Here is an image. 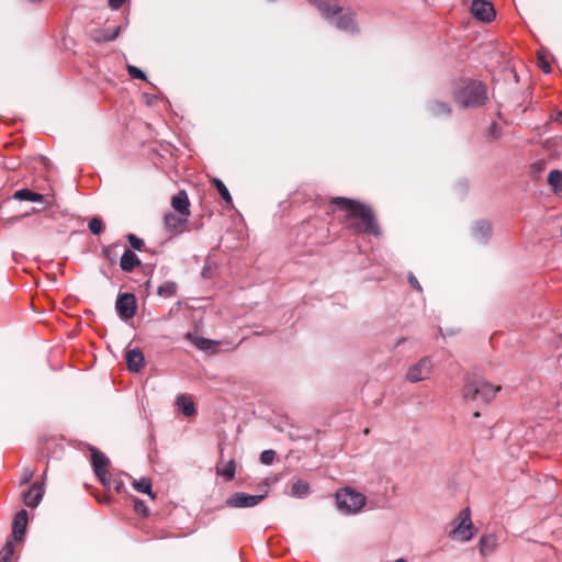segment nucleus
I'll return each instance as SVG.
<instances>
[{
	"instance_id": "f257e3e1",
	"label": "nucleus",
	"mask_w": 562,
	"mask_h": 562,
	"mask_svg": "<svg viewBox=\"0 0 562 562\" xmlns=\"http://www.w3.org/2000/svg\"><path fill=\"white\" fill-rule=\"evenodd\" d=\"M334 203L342 206L347 212L348 220H358V222L351 223L357 233L380 235V228L369 206L347 198H337Z\"/></svg>"
},
{
	"instance_id": "f03ea898",
	"label": "nucleus",
	"mask_w": 562,
	"mask_h": 562,
	"mask_svg": "<svg viewBox=\"0 0 562 562\" xmlns=\"http://www.w3.org/2000/svg\"><path fill=\"white\" fill-rule=\"evenodd\" d=\"M322 15L345 32H355L356 23L350 11L344 10L336 0H308Z\"/></svg>"
},
{
	"instance_id": "7ed1b4c3",
	"label": "nucleus",
	"mask_w": 562,
	"mask_h": 562,
	"mask_svg": "<svg viewBox=\"0 0 562 562\" xmlns=\"http://www.w3.org/2000/svg\"><path fill=\"white\" fill-rule=\"evenodd\" d=\"M501 391L499 385H494L481 376L468 374L462 389V396L468 401L481 400L488 403Z\"/></svg>"
},
{
	"instance_id": "20e7f679",
	"label": "nucleus",
	"mask_w": 562,
	"mask_h": 562,
	"mask_svg": "<svg viewBox=\"0 0 562 562\" xmlns=\"http://www.w3.org/2000/svg\"><path fill=\"white\" fill-rule=\"evenodd\" d=\"M27 520L29 517L27 512L25 509L20 510L15 515L12 524L11 537L10 539L7 540L5 544L0 551V562H10V560L13 558L14 551L20 546L25 535Z\"/></svg>"
},
{
	"instance_id": "39448f33",
	"label": "nucleus",
	"mask_w": 562,
	"mask_h": 562,
	"mask_svg": "<svg viewBox=\"0 0 562 562\" xmlns=\"http://www.w3.org/2000/svg\"><path fill=\"white\" fill-rule=\"evenodd\" d=\"M454 99L463 108L481 106L487 100L486 88L480 81H470L458 89Z\"/></svg>"
},
{
	"instance_id": "423d86ee",
	"label": "nucleus",
	"mask_w": 562,
	"mask_h": 562,
	"mask_svg": "<svg viewBox=\"0 0 562 562\" xmlns=\"http://www.w3.org/2000/svg\"><path fill=\"white\" fill-rule=\"evenodd\" d=\"M337 509L345 515L358 514L366 505V496L351 487L340 488L335 494Z\"/></svg>"
},
{
	"instance_id": "0eeeda50",
	"label": "nucleus",
	"mask_w": 562,
	"mask_h": 562,
	"mask_svg": "<svg viewBox=\"0 0 562 562\" xmlns=\"http://www.w3.org/2000/svg\"><path fill=\"white\" fill-rule=\"evenodd\" d=\"M475 532L470 508L467 507L450 522L448 536L454 541L467 542L474 537Z\"/></svg>"
},
{
	"instance_id": "6e6552de",
	"label": "nucleus",
	"mask_w": 562,
	"mask_h": 562,
	"mask_svg": "<svg viewBox=\"0 0 562 562\" xmlns=\"http://www.w3.org/2000/svg\"><path fill=\"white\" fill-rule=\"evenodd\" d=\"M431 371L432 362L430 358L424 357L407 370L406 379L412 383L420 382L428 379Z\"/></svg>"
},
{
	"instance_id": "1a4fd4ad",
	"label": "nucleus",
	"mask_w": 562,
	"mask_h": 562,
	"mask_svg": "<svg viewBox=\"0 0 562 562\" xmlns=\"http://www.w3.org/2000/svg\"><path fill=\"white\" fill-rule=\"evenodd\" d=\"M92 451V454H91V461H92V467H93V471L97 475V477L99 479V481L101 482V484L104 486V487H110L111 486V482H110V479H108V471H106V468L109 465V458L98 451L97 449H91Z\"/></svg>"
},
{
	"instance_id": "9d476101",
	"label": "nucleus",
	"mask_w": 562,
	"mask_h": 562,
	"mask_svg": "<svg viewBox=\"0 0 562 562\" xmlns=\"http://www.w3.org/2000/svg\"><path fill=\"white\" fill-rule=\"evenodd\" d=\"M115 308L121 319L127 321L136 313V299L132 293H123L117 296Z\"/></svg>"
},
{
	"instance_id": "9b49d317",
	"label": "nucleus",
	"mask_w": 562,
	"mask_h": 562,
	"mask_svg": "<svg viewBox=\"0 0 562 562\" xmlns=\"http://www.w3.org/2000/svg\"><path fill=\"white\" fill-rule=\"evenodd\" d=\"M263 497V495H250L244 492H237L227 498L226 504L232 508H248L258 505Z\"/></svg>"
},
{
	"instance_id": "f8f14e48",
	"label": "nucleus",
	"mask_w": 562,
	"mask_h": 562,
	"mask_svg": "<svg viewBox=\"0 0 562 562\" xmlns=\"http://www.w3.org/2000/svg\"><path fill=\"white\" fill-rule=\"evenodd\" d=\"M470 10L473 16L482 22H491L495 18L493 4L485 0H474Z\"/></svg>"
},
{
	"instance_id": "ddd939ff",
	"label": "nucleus",
	"mask_w": 562,
	"mask_h": 562,
	"mask_svg": "<svg viewBox=\"0 0 562 562\" xmlns=\"http://www.w3.org/2000/svg\"><path fill=\"white\" fill-rule=\"evenodd\" d=\"M188 217L181 214L168 213L164 217L165 227L169 233L179 235L186 231Z\"/></svg>"
},
{
	"instance_id": "4468645a",
	"label": "nucleus",
	"mask_w": 562,
	"mask_h": 562,
	"mask_svg": "<svg viewBox=\"0 0 562 562\" xmlns=\"http://www.w3.org/2000/svg\"><path fill=\"white\" fill-rule=\"evenodd\" d=\"M125 360L130 371L138 372L145 364L143 352L138 348L128 349L125 355Z\"/></svg>"
},
{
	"instance_id": "2eb2a0df",
	"label": "nucleus",
	"mask_w": 562,
	"mask_h": 562,
	"mask_svg": "<svg viewBox=\"0 0 562 562\" xmlns=\"http://www.w3.org/2000/svg\"><path fill=\"white\" fill-rule=\"evenodd\" d=\"M498 546V537L495 533L483 535L479 541V549L483 558L491 555Z\"/></svg>"
},
{
	"instance_id": "dca6fc26",
	"label": "nucleus",
	"mask_w": 562,
	"mask_h": 562,
	"mask_svg": "<svg viewBox=\"0 0 562 562\" xmlns=\"http://www.w3.org/2000/svg\"><path fill=\"white\" fill-rule=\"evenodd\" d=\"M171 205L179 214L183 216L190 215V202L184 191H180L172 198Z\"/></svg>"
},
{
	"instance_id": "f3484780",
	"label": "nucleus",
	"mask_w": 562,
	"mask_h": 562,
	"mask_svg": "<svg viewBox=\"0 0 562 562\" xmlns=\"http://www.w3.org/2000/svg\"><path fill=\"white\" fill-rule=\"evenodd\" d=\"M140 265L138 256L130 249H126L121 257L120 267L125 272H132Z\"/></svg>"
},
{
	"instance_id": "a211bd4d",
	"label": "nucleus",
	"mask_w": 562,
	"mask_h": 562,
	"mask_svg": "<svg viewBox=\"0 0 562 562\" xmlns=\"http://www.w3.org/2000/svg\"><path fill=\"white\" fill-rule=\"evenodd\" d=\"M43 497V487L41 485H33L25 492L23 499L26 506L36 507Z\"/></svg>"
},
{
	"instance_id": "6ab92c4d",
	"label": "nucleus",
	"mask_w": 562,
	"mask_h": 562,
	"mask_svg": "<svg viewBox=\"0 0 562 562\" xmlns=\"http://www.w3.org/2000/svg\"><path fill=\"white\" fill-rule=\"evenodd\" d=\"M176 403L184 416L191 417V416L195 415L196 411H195V406H194V403L191 400V397L183 395V394L178 395Z\"/></svg>"
},
{
	"instance_id": "aec40b11",
	"label": "nucleus",
	"mask_w": 562,
	"mask_h": 562,
	"mask_svg": "<svg viewBox=\"0 0 562 562\" xmlns=\"http://www.w3.org/2000/svg\"><path fill=\"white\" fill-rule=\"evenodd\" d=\"M128 479L132 480V485L138 493L147 494L151 499H155L156 495L151 491V481L149 479L142 477L136 480L131 476Z\"/></svg>"
},
{
	"instance_id": "412c9836",
	"label": "nucleus",
	"mask_w": 562,
	"mask_h": 562,
	"mask_svg": "<svg viewBox=\"0 0 562 562\" xmlns=\"http://www.w3.org/2000/svg\"><path fill=\"white\" fill-rule=\"evenodd\" d=\"M235 470L236 465L233 460H229L227 462H220L216 465V472L218 475H222L226 481H231L235 476Z\"/></svg>"
},
{
	"instance_id": "4be33fe9",
	"label": "nucleus",
	"mask_w": 562,
	"mask_h": 562,
	"mask_svg": "<svg viewBox=\"0 0 562 562\" xmlns=\"http://www.w3.org/2000/svg\"><path fill=\"white\" fill-rule=\"evenodd\" d=\"M310 494V485L306 481L296 480L291 485V495L299 498H304Z\"/></svg>"
},
{
	"instance_id": "5701e85b",
	"label": "nucleus",
	"mask_w": 562,
	"mask_h": 562,
	"mask_svg": "<svg viewBox=\"0 0 562 562\" xmlns=\"http://www.w3.org/2000/svg\"><path fill=\"white\" fill-rule=\"evenodd\" d=\"M14 199L19 201H30V202H42L44 196L40 193L33 192L29 189L18 190L14 195Z\"/></svg>"
},
{
	"instance_id": "b1692460",
	"label": "nucleus",
	"mask_w": 562,
	"mask_h": 562,
	"mask_svg": "<svg viewBox=\"0 0 562 562\" xmlns=\"http://www.w3.org/2000/svg\"><path fill=\"white\" fill-rule=\"evenodd\" d=\"M548 183L552 187L554 193L562 191V171L552 170L548 175Z\"/></svg>"
},
{
	"instance_id": "393cba45",
	"label": "nucleus",
	"mask_w": 562,
	"mask_h": 562,
	"mask_svg": "<svg viewBox=\"0 0 562 562\" xmlns=\"http://www.w3.org/2000/svg\"><path fill=\"white\" fill-rule=\"evenodd\" d=\"M491 233V225L487 222H479L473 227V234L479 239H485Z\"/></svg>"
},
{
	"instance_id": "a878e982",
	"label": "nucleus",
	"mask_w": 562,
	"mask_h": 562,
	"mask_svg": "<svg viewBox=\"0 0 562 562\" xmlns=\"http://www.w3.org/2000/svg\"><path fill=\"white\" fill-rule=\"evenodd\" d=\"M157 293L164 297H171L177 293V284L172 281H167L158 286Z\"/></svg>"
},
{
	"instance_id": "bb28decb",
	"label": "nucleus",
	"mask_w": 562,
	"mask_h": 562,
	"mask_svg": "<svg viewBox=\"0 0 562 562\" xmlns=\"http://www.w3.org/2000/svg\"><path fill=\"white\" fill-rule=\"evenodd\" d=\"M429 111L432 115L440 116V115H449L450 114V108L448 104L435 101L430 103Z\"/></svg>"
},
{
	"instance_id": "cd10ccee",
	"label": "nucleus",
	"mask_w": 562,
	"mask_h": 562,
	"mask_svg": "<svg viewBox=\"0 0 562 562\" xmlns=\"http://www.w3.org/2000/svg\"><path fill=\"white\" fill-rule=\"evenodd\" d=\"M212 182H213L214 187L217 189L222 199L227 203H232L231 193H229L228 189L226 188V186L223 183V181L215 178V179H213Z\"/></svg>"
},
{
	"instance_id": "c85d7f7f",
	"label": "nucleus",
	"mask_w": 562,
	"mask_h": 562,
	"mask_svg": "<svg viewBox=\"0 0 562 562\" xmlns=\"http://www.w3.org/2000/svg\"><path fill=\"white\" fill-rule=\"evenodd\" d=\"M108 479H110L111 486L109 488H113L117 493L124 492V482L119 476H111L108 474Z\"/></svg>"
},
{
	"instance_id": "c756f323",
	"label": "nucleus",
	"mask_w": 562,
	"mask_h": 562,
	"mask_svg": "<svg viewBox=\"0 0 562 562\" xmlns=\"http://www.w3.org/2000/svg\"><path fill=\"white\" fill-rule=\"evenodd\" d=\"M88 227L90 229V232L94 235H98L100 234L102 231H103V224L102 222L97 218V217H93L89 221L88 223Z\"/></svg>"
},
{
	"instance_id": "7c9ffc66",
	"label": "nucleus",
	"mask_w": 562,
	"mask_h": 562,
	"mask_svg": "<svg viewBox=\"0 0 562 562\" xmlns=\"http://www.w3.org/2000/svg\"><path fill=\"white\" fill-rule=\"evenodd\" d=\"M274 457H276V452L273 450H265L260 454V461L263 464L269 465L273 462Z\"/></svg>"
},
{
	"instance_id": "2f4dec72",
	"label": "nucleus",
	"mask_w": 562,
	"mask_h": 562,
	"mask_svg": "<svg viewBox=\"0 0 562 562\" xmlns=\"http://www.w3.org/2000/svg\"><path fill=\"white\" fill-rule=\"evenodd\" d=\"M134 509L137 514H140L143 516L148 515V507L146 504L140 499H134Z\"/></svg>"
},
{
	"instance_id": "473e14b6",
	"label": "nucleus",
	"mask_w": 562,
	"mask_h": 562,
	"mask_svg": "<svg viewBox=\"0 0 562 562\" xmlns=\"http://www.w3.org/2000/svg\"><path fill=\"white\" fill-rule=\"evenodd\" d=\"M128 75L134 79H145V74L135 66L127 67Z\"/></svg>"
},
{
	"instance_id": "72a5a7b5",
	"label": "nucleus",
	"mask_w": 562,
	"mask_h": 562,
	"mask_svg": "<svg viewBox=\"0 0 562 562\" xmlns=\"http://www.w3.org/2000/svg\"><path fill=\"white\" fill-rule=\"evenodd\" d=\"M128 241H130L131 246L136 250H140L144 246V240L136 237L133 234L128 235Z\"/></svg>"
},
{
	"instance_id": "f704fd0d",
	"label": "nucleus",
	"mask_w": 562,
	"mask_h": 562,
	"mask_svg": "<svg viewBox=\"0 0 562 562\" xmlns=\"http://www.w3.org/2000/svg\"><path fill=\"white\" fill-rule=\"evenodd\" d=\"M551 144H553V147H561L562 146V139L561 138H552V139H548L546 142V145L549 147ZM555 155H561V151L559 149H555Z\"/></svg>"
},
{
	"instance_id": "c9c22d12",
	"label": "nucleus",
	"mask_w": 562,
	"mask_h": 562,
	"mask_svg": "<svg viewBox=\"0 0 562 562\" xmlns=\"http://www.w3.org/2000/svg\"><path fill=\"white\" fill-rule=\"evenodd\" d=\"M214 342L211 341V340H206V339H200L199 342H196L195 345L198 347H200L201 349H207L211 345H213Z\"/></svg>"
},
{
	"instance_id": "e433bc0d",
	"label": "nucleus",
	"mask_w": 562,
	"mask_h": 562,
	"mask_svg": "<svg viewBox=\"0 0 562 562\" xmlns=\"http://www.w3.org/2000/svg\"><path fill=\"white\" fill-rule=\"evenodd\" d=\"M408 280H409V283H411V284H412L416 290L422 291V286H420V284H419L418 280L415 278V276L411 274V276H409V278H408Z\"/></svg>"
},
{
	"instance_id": "4c0bfd02",
	"label": "nucleus",
	"mask_w": 562,
	"mask_h": 562,
	"mask_svg": "<svg viewBox=\"0 0 562 562\" xmlns=\"http://www.w3.org/2000/svg\"><path fill=\"white\" fill-rule=\"evenodd\" d=\"M125 0H109V4L112 9H119L122 7Z\"/></svg>"
},
{
	"instance_id": "58836bf2",
	"label": "nucleus",
	"mask_w": 562,
	"mask_h": 562,
	"mask_svg": "<svg viewBox=\"0 0 562 562\" xmlns=\"http://www.w3.org/2000/svg\"><path fill=\"white\" fill-rule=\"evenodd\" d=\"M538 64L542 68V70L544 72H550L551 68H550V65L547 61H544L542 59H539Z\"/></svg>"
},
{
	"instance_id": "ea45409f",
	"label": "nucleus",
	"mask_w": 562,
	"mask_h": 562,
	"mask_svg": "<svg viewBox=\"0 0 562 562\" xmlns=\"http://www.w3.org/2000/svg\"><path fill=\"white\" fill-rule=\"evenodd\" d=\"M119 32H120V27H117L111 35L105 36L104 40L112 41V40L116 38V36L119 35Z\"/></svg>"
},
{
	"instance_id": "a19ab883",
	"label": "nucleus",
	"mask_w": 562,
	"mask_h": 562,
	"mask_svg": "<svg viewBox=\"0 0 562 562\" xmlns=\"http://www.w3.org/2000/svg\"><path fill=\"white\" fill-rule=\"evenodd\" d=\"M32 476H33V472H27V473L24 475V477H23V483H27V482H30V481H31V479H32Z\"/></svg>"
},
{
	"instance_id": "79ce46f5",
	"label": "nucleus",
	"mask_w": 562,
	"mask_h": 562,
	"mask_svg": "<svg viewBox=\"0 0 562 562\" xmlns=\"http://www.w3.org/2000/svg\"><path fill=\"white\" fill-rule=\"evenodd\" d=\"M495 130H496V124H493L491 126V133L494 135L495 134Z\"/></svg>"
},
{
	"instance_id": "37998d69",
	"label": "nucleus",
	"mask_w": 562,
	"mask_h": 562,
	"mask_svg": "<svg viewBox=\"0 0 562 562\" xmlns=\"http://www.w3.org/2000/svg\"><path fill=\"white\" fill-rule=\"evenodd\" d=\"M109 498L108 497H101V499H99V503H102V502H108Z\"/></svg>"
},
{
	"instance_id": "c03bdc74",
	"label": "nucleus",
	"mask_w": 562,
	"mask_h": 562,
	"mask_svg": "<svg viewBox=\"0 0 562 562\" xmlns=\"http://www.w3.org/2000/svg\"><path fill=\"white\" fill-rule=\"evenodd\" d=\"M109 498L108 497H101V499H99V503H102V502H108Z\"/></svg>"
},
{
	"instance_id": "a18cd8bd",
	"label": "nucleus",
	"mask_w": 562,
	"mask_h": 562,
	"mask_svg": "<svg viewBox=\"0 0 562 562\" xmlns=\"http://www.w3.org/2000/svg\"><path fill=\"white\" fill-rule=\"evenodd\" d=\"M394 562H405V561H404V559L401 558V559L395 560Z\"/></svg>"
},
{
	"instance_id": "49530a36",
	"label": "nucleus",
	"mask_w": 562,
	"mask_h": 562,
	"mask_svg": "<svg viewBox=\"0 0 562 562\" xmlns=\"http://www.w3.org/2000/svg\"><path fill=\"white\" fill-rule=\"evenodd\" d=\"M479 416H480L479 412L474 413V417H479Z\"/></svg>"
}]
</instances>
